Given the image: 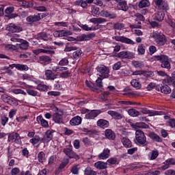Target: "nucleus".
<instances>
[{
	"mask_svg": "<svg viewBox=\"0 0 175 175\" xmlns=\"http://www.w3.org/2000/svg\"><path fill=\"white\" fill-rule=\"evenodd\" d=\"M132 128L135 129V137L134 142L139 147H146L148 146V141H147V137L143 131L139 130V128L147 129L148 125L144 122H138L131 125Z\"/></svg>",
	"mask_w": 175,
	"mask_h": 175,
	"instance_id": "1",
	"label": "nucleus"
},
{
	"mask_svg": "<svg viewBox=\"0 0 175 175\" xmlns=\"http://www.w3.org/2000/svg\"><path fill=\"white\" fill-rule=\"evenodd\" d=\"M152 38H153L156 44L159 46H165V44H166V42H167V38H166V36L161 33H153L152 35Z\"/></svg>",
	"mask_w": 175,
	"mask_h": 175,
	"instance_id": "2",
	"label": "nucleus"
},
{
	"mask_svg": "<svg viewBox=\"0 0 175 175\" xmlns=\"http://www.w3.org/2000/svg\"><path fill=\"white\" fill-rule=\"evenodd\" d=\"M63 152L68 157V158H70V159H76V161H79V159H80V156L73 151V146L71 145L64 148L63 149Z\"/></svg>",
	"mask_w": 175,
	"mask_h": 175,
	"instance_id": "3",
	"label": "nucleus"
},
{
	"mask_svg": "<svg viewBox=\"0 0 175 175\" xmlns=\"http://www.w3.org/2000/svg\"><path fill=\"white\" fill-rule=\"evenodd\" d=\"M157 61H160L161 62V66L164 69H170V62H169V59L167 56L165 55H159L157 57Z\"/></svg>",
	"mask_w": 175,
	"mask_h": 175,
	"instance_id": "4",
	"label": "nucleus"
},
{
	"mask_svg": "<svg viewBox=\"0 0 175 175\" xmlns=\"http://www.w3.org/2000/svg\"><path fill=\"white\" fill-rule=\"evenodd\" d=\"M117 57L121 59H133L135 58V53L129 51H120Z\"/></svg>",
	"mask_w": 175,
	"mask_h": 175,
	"instance_id": "5",
	"label": "nucleus"
},
{
	"mask_svg": "<svg viewBox=\"0 0 175 175\" xmlns=\"http://www.w3.org/2000/svg\"><path fill=\"white\" fill-rule=\"evenodd\" d=\"M52 118L55 124H64V112H55L52 116Z\"/></svg>",
	"mask_w": 175,
	"mask_h": 175,
	"instance_id": "6",
	"label": "nucleus"
},
{
	"mask_svg": "<svg viewBox=\"0 0 175 175\" xmlns=\"http://www.w3.org/2000/svg\"><path fill=\"white\" fill-rule=\"evenodd\" d=\"M96 69L100 74V76L103 79H107V77H109V68H107L105 65H100L96 68Z\"/></svg>",
	"mask_w": 175,
	"mask_h": 175,
	"instance_id": "7",
	"label": "nucleus"
},
{
	"mask_svg": "<svg viewBox=\"0 0 175 175\" xmlns=\"http://www.w3.org/2000/svg\"><path fill=\"white\" fill-rule=\"evenodd\" d=\"M140 113H142V114H148L150 117L154 116H162V114H163V112L162 111H152L148 109L147 108H141Z\"/></svg>",
	"mask_w": 175,
	"mask_h": 175,
	"instance_id": "8",
	"label": "nucleus"
},
{
	"mask_svg": "<svg viewBox=\"0 0 175 175\" xmlns=\"http://www.w3.org/2000/svg\"><path fill=\"white\" fill-rule=\"evenodd\" d=\"M8 142L20 144L21 143V138L20 137V135L17 133H12L8 135Z\"/></svg>",
	"mask_w": 175,
	"mask_h": 175,
	"instance_id": "9",
	"label": "nucleus"
},
{
	"mask_svg": "<svg viewBox=\"0 0 175 175\" xmlns=\"http://www.w3.org/2000/svg\"><path fill=\"white\" fill-rule=\"evenodd\" d=\"M154 3L159 10H169L167 3L163 0H154Z\"/></svg>",
	"mask_w": 175,
	"mask_h": 175,
	"instance_id": "10",
	"label": "nucleus"
},
{
	"mask_svg": "<svg viewBox=\"0 0 175 175\" xmlns=\"http://www.w3.org/2000/svg\"><path fill=\"white\" fill-rule=\"evenodd\" d=\"M53 130H48L45 132L44 137L42 138V143H49L53 140V136L54 135Z\"/></svg>",
	"mask_w": 175,
	"mask_h": 175,
	"instance_id": "11",
	"label": "nucleus"
},
{
	"mask_svg": "<svg viewBox=\"0 0 175 175\" xmlns=\"http://www.w3.org/2000/svg\"><path fill=\"white\" fill-rule=\"evenodd\" d=\"M113 39L116 40V42H121L122 43H126V44H132V45L135 44V42H133V40L124 36H116L113 37Z\"/></svg>",
	"mask_w": 175,
	"mask_h": 175,
	"instance_id": "12",
	"label": "nucleus"
},
{
	"mask_svg": "<svg viewBox=\"0 0 175 175\" xmlns=\"http://www.w3.org/2000/svg\"><path fill=\"white\" fill-rule=\"evenodd\" d=\"M6 30L14 33V32H21L23 28L20 26L15 25L14 23H10L7 25Z\"/></svg>",
	"mask_w": 175,
	"mask_h": 175,
	"instance_id": "13",
	"label": "nucleus"
},
{
	"mask_svg": "<svg viewBox=\"0 0 175 175\" xmlns=\"http://www.w3.org/2000/svg\"><path fill=\"white\" fill-rule=\"evenodd\" d=\"M100 113H102L100 110H92L90 112L86 113L85 117L86 120H94L96 118V116L100 114Z\"/></svg>",
	"mask_w": 175,
	"mask_h": 175,
	"instance_id": "14",
	"label": "nucleus"
},
{
	"mask_svg": "<svg viewBox=\"0 0 175 175\" xmlns=\"http://www.w3.org/2000/svg\"><path fill=\"white\" fill-rule=\"evenodd\" d=\"M85 84L88 88L92 90V91H94V92H96L97 94H99V92H102V91H103V88H98V87L95 85V84L92 83V82L86 81Z\"/></svg>",
	"mask_w": 175,
	"mask_h": 175,
	"instance_id": "15",
	"label": "nucleus"
},
{
	"mask_svg": "<svg viewBox=\"0 0 175 175\" xmlns=\"http://www.w3.org/2000/svg\"><path fill=\"white\" fill-rule=\"evenodd\" d=\"M26 20L27 22L30 23V24H32V23H36L40 20V14L30 15L27 17Z\"/></svg>",
	"mask_w": 175,
	"mask_h": 175,
	"instance_id": "16",
	"label": "nucleus"
},
{
	"mask_svg": "<svg viewBox=\"0 0 175 175\" xmlns=\"http://www.w3.org/2000/svg\"><path fill=\"white\" fill-rule=\"evenodd\" d=\"M110 157V150L109 148H105L103 151L98 154V159H107V158Z\"/></svg>",
	"mask_w": 175,
	"mask_h": 175,
	"instance_id": "17",
	"label": "nucleus"
},
{
	"mask_svg": "<svg viewBox=\"0 0 175 175\" xmlns=\"http://www.w3.org/2000/svg\"><path fill=\"white\" fill-rule=\"evenodd\" d=\"M45 77L46 80H55L57 79V75L53 72L51 70H45Z\"/></svg>",
	"mask_w": 175,
	"mask_h": 175,
	"instance_id": "18",
	"label": "nucleus"
},
{
	"mask_svg": "<svg viewBox=\"0 0 175 175\" xmlns=\"http://www.w3.org/2000/svg\"><path fill=\"white\" fill-rule=\"evenodd\" d=\"M117 8L119 10H123V12H126L129 7H128V4H126V1L124 0H122L117 5Z\"/></svg>",
	"mask_w": 175,
	"mask_h": 175,
	"instance_id": "19",
	"label": "nucleus"
},
{
	"mask_svg": "<svg viewBox=\"0 0 175 175\" xmlns=\"http://www.w3.org/2000/svg\"><path fill=\"white\" fill-rule=\"evenodd\" d=\"M94 167L98 169V170H103L107 169V163L103 161H97L94 163Z\"/></svg>",
	"mask_w": 175,
	"mask_h": 175,
	"instance_id": "20",
	"label": "nucleus"
},
{
	"mask_svg": "<svg viewBox=\"0 0 175 175\" xmlns=\"http://www.w3.org/2000/svg\"><path fill=\"white\" fill-rule=\"evenodd\" d=\"M17 41L18 42L21 43L19 44V47L22 50H27L28 49V47H29V43L27 40L23 39H18Z\"/></svg>",
	"mask_w": 175,
	"mask_h": 175,
	"instance_id": "21",
	"label": "nucleus"
},
{
	"mask_svg": "<svg viewBox=\"0 0 175 175\" xmlns=\"http://www.w3.org/2000/svg\"><path fill=\"white\" fill-rule=\"evenodd\" d=\"M105 135L107 139L109 140H114V139H116V133L111 131V129L105 130Z\"/></svg>",
	"mask_w": 175,
	"mask_h": 175,
	"instance_id": "22",
	"label": "nucleus"
},
{
	"mask_svg": "<svg viewBox=\"0 0 175 175\" xmlns=\"http://www.w3.org/2000/svg\"><path fill=\"white\" fill-rule=\"evenodd\" d=\"M100 16L101 17H109V18H116V17H117V15L116 14H111L107 10L100 11Z\"/></svg>",
	"mask_w": 175,
	"mask_h": 175,
	"instance_id": "23",
	"label": "nucleus"
},
{
	"mask_svg": "<svg viewBox=\"0 0 175 175\" xmlns=\"http://www.w3.org/2000/svg\"><path fill=\"white\" fill-rule=\"evenodd\" d=\"M109 121L104 120V119H100L97 121V126L100 128H109Z\"/></svg>",
	"mask_w": 175,
	"mask_h": 175,
	"instance_id": "24",
	"label": "nucleus"
},
{
	"mask_svg": "<svg viewBox=\"0 0 175 175\" xmlns=\"http://www.w3.org/2000/svg\"><path fill=\"white\" fill-rule=\"evenodd\" d=\"M37 122H38V124H40V125L43 128H49V122L44 120L42 116H38Z\"/></svg>",
	"mask_w": 175,
	"mask_h": 175,
	"instance_id": "25",
	"label": "nucleus"
},
{
	"mask_svg": "<svg viewBox=\"0 0 175 175\" xmlns=\"http://www.w3.org/2000/svg\"><path fill=\"white\" fill-rule=\"evenodd\" d=\"M81 121H82L81 117L75 116L70 120V125H72V126L80 125V124H81Z\"/></svg>",
	"mask_w": 175,
	"mask_h": 175,
	"instance_id": "26",
	"label": "nucleus"
},
{
	"mask_svg": "<svg viewBox=\"0 0 175 175\" xmlns=\"http://www.w3.org/2000/svg\"><path fill=\"white\" fill-rule=\"evenodd\" d=\"M39 61L41 64H45L47 65L51 62V57L47 55L40 56Z\"/></svg>",
	"mask_w": 175,
	"mask_h": 175,
	"instance_id": "27",
	"label": "nucleus"
},
{
	"mask_svg": "<svg viewBox=\"0 0 175 175\" xmlns=\"http://www.w3.org/2000/svg\"><path fill=\"white\" fill-rule=\"evenodd\" d=\"M107 20L105 18H92L90 19V22L93 24H103L106 23Z\"/></svg>",
	"mask_w": 175,
	"mask_h": 175,
	"instance_id": "28",
	"label": "nucleus"
},
{
	"mask_svg": "<svg viewBox=\"0 0 175 175\" xmlns=\"http://www.w3.org/2000/svg\"><path fill=\"white\" fill-rule=\"evenodd\" d=\"M121 142L124 147H125L126 148H130V147H132V142H131L130 139L123 137L122 138Z\"/></svg>",
	"mask_w": 175,
	"mask_h": 175,
	"instance_id": "29",
	"label": "nucleus"
},
{
	"mask_svg": "<svg viewBox=\"0 0 175 175\" xmlns=\"http://www.w3.org/2000/svg\"><path fill=\"white\" fill-rule=\"evenodd\" d=\"M107 113L111 116V117H113V118H115L116 120H121L122 118V116L121 113L114 111H108Z\"/></svg>",
	"mask_w": 175,
	"mask_h": 175,
	"instance_id": "30",
	"label": "nucleus"
},
{
	"mask_svg": "<svg viewBox=\"0 0 175 175\" xmlns=\"http://www.w3.org/2000/svg\"><path fill=\"white\" fill-rule=\"evenodd\" d=\"M149 137L152 139L153 142H157V143H161V142H162V138H161L159 135L155 134L154 133H149Z\"/></svg>",
	"mask_w": 175,
	"mask_h": 175,
	"instance_id": "31",
	"label": "nucleus"
},
{
	"mask_svg": "<svg viewBox=\"0 0 175 175\" xmlns=\"http://www.w3.org/2000/svg\"><path fill=\"white\" fill-rule=\"evenodd\" d=\"M165 18V12L160 11L154 14V20L162 21Z\"/></svg>",
	"mask_w": 175,
	"mask_h": 175,
	"instance_id": "32",
	"label": "nucleus"
},
{
	"mask_svg": "<svg viewBox=\"0 0 175 175\" xmlns=\"http://www.w3.org/2000/svg\"><path fill=\"white\" fill-rule=\"evenodd\" d=\"M85 175H97L98 172L94 171L91 167H87L84 170Z\"/></svg>",
	"mask_w": 175,
	"mask_h": 175,
	"instance_id": "33",
	"label": "nucleus"
},
{
	"mask_svg": "<svg viewBox=\"0 0 175 175\" xmlns=\"http://www.w3.org/2000/svg\"><path fill=\"white\" fill-rule=\"evenodd\" d=\"M150 5V3L148 0H141L138 4V8L143 9V8H148Z\"/></svg>",
	"mask_w": 175,
	"mask_h": 175,
	"instance_id": "34",
	"label": "nucleus"
},
{
	"mask_svg": "<svg viewBox=\"0 0 175 175\" xmlns=\"http://www.w3.org/2000/svg\"><path fill=\"white\" fill-rule=\"evenodd\" d=\"M42 39V40H44L45 42H47L48 40H50L51 39V36L50 34H47L46 33H42L40 35H38V39Z\"/></svg>",
	"mask_w": 175,
	"mask_h": 175,
	"instance_id": "35",
	"label": "nucleus"
},
{
	"mask_svg": "<svg viewBox=\"0 0 175 175\" xmlns=\"http://www.w3.org/2000/svg\"><path fill=\"white\" fill-rule=\"evenodd\" d=\"M159 155V152H158V150H152L149 153L148 157L151 161H154V159H157V158H158Z\"/></svg>",
	"mask_w": 175,
	"mask_h": 175,
	"instance_id": "36",
	"label": "nucleus"
},
{
	"mask_svg": "<svg viewBox=\"0 0 175 175\" xmlns=\"http://www.w3.org/2000/svg\"><path fill=\"white\" fill-rule=\"evenodd\" d=\"M161 90V92H162V94H170V92H172V89H170V88L169 86H167V85H164L163 86H161L160 88Z\"/></svg>",
	"mask_w": 175,
	"mask_h": 175,
	"instance_id": "37",
	"label": "nucleus"
},
{
	"mask_svg": "<svg viewBox=\"0 0 175 175\" xmlns=\"http://www.w3.org/2000/svg\"><path fill=\"white\" fill-rule=\"evenodd\" d=\"M11 92H12V94H15V95L21 94L27 96V92H25L24 90L21 89H12Z\"/></svg>",
	"mask_w": 175,
	"mask_h": 175,
	"instance_id": "38",
	"label": "nucleus"
},
{
	"mask_svg": "<svg viewBox=\"0 0 175 175\" xmlns=\"http://www.w3.org/2000/svg\"><path fill=\"white\" fill-rule=\"evenodd\" d=\"M92 38H95V34L94 33H90L88 35H82L80 37V40L83 41V40H91V39H92Z\"/></svg>",
	"mask_w": 175,
	"mask_h": 175,
	"instance_id": "39",
	"label": "nucleus"
},
{
	"mask_svg": "<svg viewBox=\"0 0 175 175\" xmlns=\"http://www.w3.org/2000/svg\"><path fill=\"white\" fill-rule=\"evenodd\" d=\"M131 84L132 87L137 88V90H140V88H142V84H140V82H139L137 79H133L131 82Z\"/></svg>",
	"mask_w": 175,
	"mask_h": 175,
	"instance_id": "40",
	"label": "nucleus"
},
{
	"mask_svg": "<svg viewBox=\"0 0 175 175\" xmlns=\"http://www.w3.org/2000/svg\"><path fill=\"white\" fill-rule=\"evenodd\" d=\"M82 142L83 143L85 147H90V146H92V144H94V142H92L91 139L87 137H83L82 139Z\"/></svg>",
	"mask_w": 175,
	"mask_h": 175,
	"instance_id": "41",
	"label": "nucleus"
},
{
	"mask_svg": "<svg viewBox=\"0 0 175 175\" xmlns=\"http://www.w3.org/2000/svg\"><path fill=\"white\" fill-rule=\"evenodd\" d=\"M133 66L135 68L142 69V68H144V63L140 61H133L132 62Z\"/></svg>",
	"mask_w": 175,
	"mask_h": 175,
	"instance_id": "42",
	"label": "nucleus"
},
{
	"mask_svg": "<svg viewBox=\"0 0 175 175\" xmlns=\"http://www.w3.org/2000/svg\"><path fill=\"white\" fill-rule=\"evenodd\" d=\"M14 68L17 69V70H28V66L25 64H14Z\"/></svg>",
	"mask_w": 175,
	"mask_h": 175,
	"instance_id": "43",
	"label": "nucleus"
},
{
	"mask_svg": "<svg viewBox=\"0 0 175 175\" xmlns=\"http://www.w3.org/2000/svg\"><path fill=\"white\" fill-rule=\"evenodd\" d=\"M80 170V165H74L71 167L70 172L72 174L78 175L79 171Z\"/></svg>",
	"mask_w": 175,
	"mask_h": 175,
	"instance_id": "44",
	"label": "nucleus"
},
{
	"mask_svg": "<svg viewBox=\"0 0 175 175\" xmlns=\"http://www.w3.org/2000/svg\"><path fill=\"white\" fill-rule=\"evenodd\" d=\"M128 113H129V116H131V117H137L140 114V113L135 109H129Z\"/></svg>",
	"mask_w": 175,
	"mask_h": 175,
	"instance_id": "45",
	"label": "nucleus"
},
{
	"mask_svg": "<svg viewBox=\"0 0 175 175\" xmlns=\"http://www.w3.org/2000/svg\"><path fill=\"white\" fill-rule=\"evenodd\" d=\"M46 154H44V152H40L38 154V161L40 162L41 163H43V162H44V161H46Z\"/></svg>",
	"mask_w": 175,
	"mask_h": 175,
	"instance_id": "46",
	"label": "nucleus"
},
{
	"mask_svg": "<svg viewBox=\"0 0 175 175\" xmlns=\"http://www.w3.org/2000/svg\"><path fill=\"white\" fill-rule=\"evenodd\" d=\"M40 142V137L39 135H35L32 139L29 140V142L35 146V144H38Z\"/></svg>",
	"mask_w": 175,
	"mask_h": 175,
	"instance_id": "47",
	"label": "nucleus"
},
{
	"mask_svg": "<svg viewBox=\"0 0 175 175\" xmlns=\"http://www.w3.org/2000/svg\"><path fill=\"white\" fill-rule=\"evenodd\" d=\"M36 90H38V91L41 92H46L47 90H49V86L40 83L37 85Z\"/></svg>",
	"mask_w": 175,
	"mask_h": 175,
	"instance_id": "48",
	"label": "nucleus"
},
{
	"mask_svg": "<svg viewBox=\"0 0 175 175\" xmlns=\"http://www.w3.org/2000/svg\"><path fill=\"white\" fill-rule=\"evenodd\" d=\"M68 69V67H64L62 66H54L52 68V70L53 72H64V70H66Z\"/></svg>",
	"mask_w": 175,
	"mask_h": 175,
	"instance_id": "49",
	"label": "nucleus"
},
{
	"mask_svg": "<svg viewBox=\"0 0 175 175\" xmlns=\"http://www.w3.org/2000/svg\"><path fill=\"white\" fill-rule=\"evenodd\" d=\"M173 78L169 77L168 75H167L166 79L163 80V84H168V85H171V84H173Z\"/></svg>",
	"mask_w": 175,
	"mask_h": 175,
	"instance_id": "50",
	"label": "nucleus"
},
{
	"mask_svg": "<svg viewBox=\"0 0 175 175\" xmlns=\"http://www.w3.org/2000/svg\"><path fill=\"white\" fill-rule=\"evenodd\" d=\"M60 31V38L64 36H70L72 35V31L69 30H59Z\"/></svg>",
	"mask_w": 175,
	"mask_h": 175,
	"instance_id": "51",
	"label": "nucleus"
},
{
	"mask_svg": "<svg viewBox=\"0 0 175 175\" xmlns=\"http://www.w3.org/2000/svg\"><path fill=\"white\" fill-rule=\"evenodd\" d=\"M137 52L139 55H143L146 53V49H144V45L140 44L138 46Z\"/></svg>",
	"mask_w": 175,
	"mask_h": 175,
	"instance_id": "52",
	"label": "nucleus"
},
{
	"mask_svg": "<svg viewBox=\"0 0 175 175\" xmlns=\"http://www.w3.org/2000/svg\"><path fill=\"white\" fill-rule=\"evenodd\" d=\"M82 53L81 50L79 49L72 53V56L75 59H79L81 57Z\"/></svg>",
	"mask_w": 175,
	"mask_h": 175,
	"instance_id": "53",
	"label": "nucleus"
},
{
	"mask_svg": "<svg viewBox=\"0 0 175 175\" xmlns=\"http://www.w3.org/2000/svg\"><path fill=\"white\" fill-rule=\"evenodd\" d=\"M70 76H71V73L70 72H69V70L62 72L60 74V77H62L64 79H68V77H70Z\"/></svg>",
	"mask_w": 175,
	"mask_h": 175,
	"instance_id": "54",
	"label": "nucleus"
},
{
	"mask_svg": "<svg viewBox=\"0 0 175 175\" xmlns=\"http://www.w3.org/2000/svg\"><path fill=\"white\" fill-rule=\"evenodd\" d=\"M11 98L12 97L10 96H8V94H3L1 96L2 100H3L5 102V103H8V105Z\"/></svg>",
	"mask_w": 175,
	"mask_h": 175,
	"instance_id": "55",
	"label": "nucleus"
},
{
	"mask_svg": "<svg viewBox=\"0 0 175 175\" xmlns=\"http://www.w3.org/2000/svg\"><path fill=\"white\" fill-rule=\"evenodd\" d=\"M8 105H10L11 106H18V101H17L16 98L11 97Z\"/></svg>",
	"mask_w": 175,
	"mask_h": 175,
	"instance_id": "56",
	"label": "nucleus"
},
{
	"mask_svg": "<svg viewBox=\"0 0 175 175\" xmlns=\"http://www.w3.org/2000/svg\"><path fill=\"white\" fill-rule=\"evenodd\" d=\"M122 66V64L121 62H118L113 66V70H120L121 69V67Z\"/></svg>",
	"mask_w": 175,
	"mask_h": 175,
	"instance_id": "57",
	"label": "nucleus"
},
{
	"mask_svg": "<svg viewBox=\"0 0 175 175\" xmlns=\"http://www.w3.org/2000/svg\"><path fill=\"white\" fill-rule=\"evenodd\" d=\"M69 61L67 59H62L59 61V66H66V65H68Z\"/></svg>",
	"mask_w": 175,
	"mask_h": 175,
	"instance_id": "58",
	"label": "nucleus"
},
{
	"mask_svg": "<svg viewBox=\"0 0 175 175\" xmlns=\"http://www.w3.org/2000/svg\"><path fill=\"white\" fill-rule=\"evenodd\" d=\"M8 121H9V118L6 116H2L1 119V123L3 126H5L6 124H8Z\"/></svg>",
	"mask_w": 175,
	"mask_h": 175,
	"instance_id": "59",
	"label": "nucleus"
},
{
	"mask_svg": "<svg viewBox=\"0 0 175 175\" xmlns=\"http://www.w3.org/2000/svg\"><path fill=\"white\" fill-rule=\"evenodd\" d=\"M35 10H37L38 12H46L47 10V8L44 7V5L41 6H36L34 7Z\"/></svg>",
	"mask_w": 175,
	"mask_h": 175,
	"instance_id": "60",
	"label": "nucleus"
},
{
	"mask_svg": "<svg viewBox=\"0 0 175 175\" xmlns=\"http://www.w3.org/2000/svg\"><path fill=\"white\" fill-rule=\"evenodd\" d=\"M167 24L171 27V28H175V23L171 18H168L166 21Z\"/></svg>",
	"mask_w": 175,
	"mask_h": 175,
	"instance_id": "61",
	"label": "nucleus"
},
{
	"mask_svg": "<svg viewBox=\"0 0 175 175\" xmlns=\"http://www.w3.org/2000/svg\"><path fill=\"white\" fill-rule=\"evenodd\" d=\"M54 25L56 27H68V23L66 22H55Z\"/></svg>",
	"mask_w": 175,
	"mask_h": 175,
	"instance_id": "62",
	"label": "nucleus"
},
{
	"mask_svg": "<svg viewBox=\"0 0 175 175\" xmlns=\"http://www.w3.org/2000/svg\"><path fill=\"white\" fill-rule=\"evenodd\" d=\"M20 173V168L18 167H14L11 170V175H18Z\"/></svg>",
	"mask_w": 175,
	"mask_h": 175,
	"instance_id": "63",
	"label": "nucleus"
},
{
	"mask_svg": "<svg viewBox=\"0 0 175 175\" xmlns=\"http://www.w3.org/2000/svg\"><path fill=\"white\" fill-rule=\"evenodd\" d=\"M165 175H175V170H167L165 172Z\"/></svg>",
	"mask_w": 175,
	"mask_h": 175,
	"instance_id": "64",
	"label": "nucleus"
}]
</instances>
